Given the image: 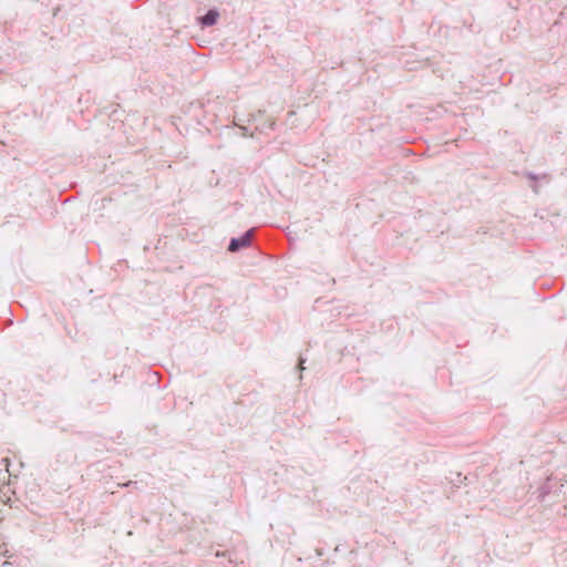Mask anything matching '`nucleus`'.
I'll use <instances>...</instances> for the list:
<instances>
[{"mask_svg":"<svg viewBox=\"0 0 567 567\" xmlns=\"http://www.w3.org/2000/svg\"><path fill=\"white\" fill-rule=\"evenodd\" d=\"M251 240V230L247 231L244 236L240 238H234L231 239L228 249L230 251H237L240 248L249 246Z\"/></svg>","mask_w":567,"mask_h":567,"instance_id":"1","label":"nucleus"},{"mask_svg":"<svg viewBox=\"0 0 567 567\" xmlns=\"http://www.w3.org/2000/svg\"><path fill=\"white\" fill-rule=\"evenodd\" d=\"M217 18H218V12L217 11H214V10H210L208 11L203 18H202V23L204 25H213L216 23L217 21Z\"/></svg>","mask_w":567,"mask_h":567,"instance_id":"2","label":"nucleus"}]
</instances>
